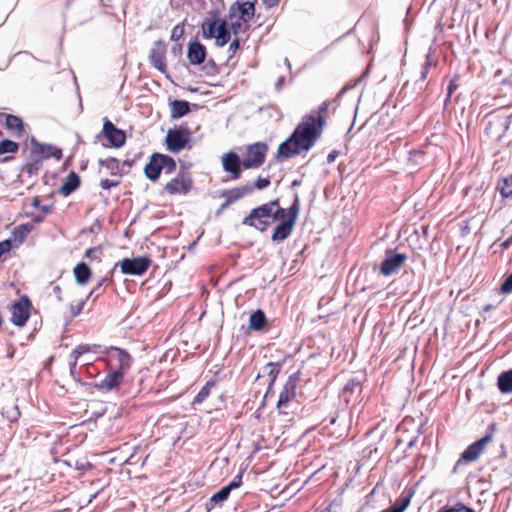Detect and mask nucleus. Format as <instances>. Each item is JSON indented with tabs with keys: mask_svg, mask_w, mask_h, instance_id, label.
I'll list each match as a JSON object with an SVG mask.
<instances>
[{
	"mask_svg": "<svg viewBox=\"0 0 512 512\" xmlns=\"http://www.w3.org/2000/svg\"><path fill=\"white\" fill-rule=\"evenodd\" d=\"M102 251V246H97V247H91L89 249H87L85 251V257L88 258L90 261L94 260V259H98V261H100V258L96 256V253H101Z\"/></svg>",
	"mask_w": 512,
	"mask_h": 512,
	"instance_id": "43",
	"label": "nucleus"
},
{
	"mask_svg": "<svg viewBox=\"0 0 512 512\" xmlns=\"http://www.w3.org/2000/svg\"><path fill=\"white\" fill-rule=\"evenodd\" d=\"M206 47L199 41H192L187 48V58L191 65H200L206 58Z\"/></svg>",
	"mask_w": 512,
	"mask_h": 512,
	"instance_id": "20",
	"label": "nucleus"
},
{
	"mask_svg": "<svg viewBox=\"0 0 512 512\" xmlns=\"http://www.w3.org/2000/svg\"><path fill=\"white\" fill-rule=\"evenodd\" d=\"M86 371L88 374L93 375V373L95 372V367L92 365V363H86Z\"/></svg>",
	"mask_w": 512,
	"mask_h": 512,
	"instance_id": "54",
	"label": "nucleus"
},
{
	"mask_svg": "<svg viewBox=\"0 0 512 512\" xmlns=\"http://www.w3.org/2000/svg\"><path fill=\"white\" fill-rule=\"evenodd\" d=\"M269 151L266 142L258 141L244 146L242 165L244 170L258 169L263 166Z\"/></svg>",
	"mask_w": 512,
	"mask_h": 512,
	"instance_id": "6",
	"label": "nucleus"
},
{
	"mask_svg": "<svg viewBox=\"0 0 512 512\" xmlns=\"http://www.w3.org/2000/svg\"><path fill=\"white\" fill-rule=\"evenodd\" d=\"M0 121H4V127L13 138L21 139L25 137L27 125L21 117L0 112Z\"/></svg>",
	"mask_w": 512,
	"mask_h": 512,
	"instance_id": "14",
	"label": "nucleus"
},
{
	"mask_svg": "<svg viewBox=\"0 0 512 512\" xmlns=\"http://www.w3.org/2000/svg\"><path fill=\"white\" fill-rule=\"evenodd\" d=\"M176 167V161L171 156L153 153L149 158V162L144 167V173L149 180L156 181L159 179L162 171L165 174H171L176 170Z\"/></svg>",
	"mask_w": 512,
	"mask_h": 512,
	"instance_id": "5",
	"label": "nucleus"
},
{
	"mask_svg": "<svg viewBox=\"0 0 512 512\" xmlns=\"http://www.w3.org/2000/svg\"><path fill=\"white\" fill-rule=\"evenodd\" d=\"M32 206L35 207V208H39L40 207V199L37 196L33 198Z\"/></svg>",
	"mask_w": 512,
	"mask_h": 512,
	"instance_id": "57",
	"label": "nucleus"
},
{
	"mask_svg": "<svg viewBox=\"0 0 512 512\" xmlns=\"http://www.w3.org/2000/svg\"><path fill=\"white\" fill-rule=\"evenodd\" d=\"M99 136L105 137L110 146L120 148L125 144L126 135L125 132L117 128L110 120L105 119L103 128Z\"/></svg>",
	"mask_w": 512,
	"mask_h": 512,
	"instance_id": "16",
	"label": "nucleus"
},
{
	"mask_svg": "<svg viewBox=\"0 0 512 512\" xmlns=\"http://www.w3.org/2000/svg\"><path fill=\"white\" fill-rule=\"evenodd\" d=\"M239 49H240V40H239V38H235L233 41L230 42L229 47H228L229 59H232Z\"/></svg>",
	"mask_w": 512,
	"mask_h": 512,
	"instance_id": "45",
	"label": "nucleus"
},
{
	"mask_svg": "<svg viewBox=\"0 0 512 512\" xmlns=\"http://www.w3.org/2000/svg\"><path fill=\"white\" fill-rule=\"evenodd\" d=\"M269 185H270V179L268 177H266V178L258 177L253 184H250V186L253 187V191L255 189H258V190L265 189Z\"/></svg>",
	"mask_w": 512,
	"mask_h": 512,
	"instance_id": "41",
	"label": "nucleus"
},
{
	"mask_svg": "<svg viewBox=\"0 0 512 512\" xmlns=\"http://www.w3.org/2000/svg\"><path fill=\"white\" fill-rule=\"evenodd\" d=\"M297 389V380L293 377H289L285 382L283 389L281 390L277 402V406L280 408L287 405L289 402L295 399Z\"/></svg>",
	"mask_w": 512,
	"mask_h": 512,
	"instance_id": "21",
	"label": "nucleus"
},
{
	"mask_svg": "<svg viewBox=\"0 0 512 512\" xmlns=\"http://www.w3.org/2000/svg\"><path fill=\"white\" fill-rule=\"evenodd\" d=\"M497 189L503 197H510L512 195V178H504L499 182Z\"/></svg>",
	"mask_w": 512,
	"mask_h": 512,
	"instance_id": "37",
	"label": "nucleus"
},
{
	"mask_svg": "<svg viewBox=\"0 0 512 512\" xmlns=\"http://www.w3.org/2000/svg\"><path fill=\"white\" fill-rule=\"evenodd\" d=\"M41 209H42L44 212H48V210H49V209H48V207H46V206L41 207Z\"/></svg>",
	"mask_w": 512,
	"mask_h": 512,
	"instance_id": "64",
	"label": "nucleus"
},
{
	"mask_svg": "<svg viewBox=\"0 0 512 512\" xmlns=\"http://www.w3.org/2000/svg\"><path fill=\"white\" fill-rule=\"evenodd\" d=\"M184 35V25L178 24L173 27L170 35L172 41H178Z\"/></svg>",
	"mask_w": 512,
	"mask_h": 512,
	"instance_id": "42",
	"label": "nucleus"
},
{
	"mask_svg": "<svg viewBox=\"0 0 512 512\" xmlns=\"http://www.w3.org/2000/svg\"><path fill=\"white\" fill-rule=\"evenodd\" d=\"M253 192V187L250 186V183L235 187L232 189L224 190L222 192V196L225 197V205H231L237 200L243 198L244 196L251 194Z\"/></svg>",
	"mask_w": 512,
	"mask_h": 512,
	"instance_id": "22",
	"label": "nucleus"
},
{
	"mask_svg": "<svg viewBox=\"0 0 512 512\" xmlns=\"http://www.w3.org/2000/svg\"><path fill=\"white\" fill-rule=\"evenodd\" d=\"M406 260L407 255L405 253H394L387 250L386 257L380 265V274L386 277L395 275Z\"/></svg>",
	"mask_w": 512,
	"mask_h": 512,
	"instance_id": "13",
	"label": "nucleus"
},
{
	"mask_svg": "<svg viewBox=\"0 0 512 512\" xmlns=\"http://www.w3.org/2000/svg\"><path fill=\"white\" fill-rule=\"evenodd\" d=\"M428 72L429 70H427L426 68H422L420 77L416 83L418 84L419 82H423L427 78Z\"/></svg>",
	"mask_w": 512,
	"mask_h": 512,
	"instance_id": "52",
	"label": "nucleus"
},
{
	"mask_svg": "<svg viewBox=\"0 0 512 512\" xmlns=\"http://www.w3.org/2000/svg\"><path fill=\"white\" fill-rule=\"evenodd\" d=\"M320 128V112L306 117L300 123L292 135L282 142L275 154L277 162H283L308 151L317 140V133Z\"/></svg>",
	"mask_w": 512,
	"mask_h": 512,
	"instance_id": "2",
	"label": "nucleus"
},
{
	"mask_svg": "<svg viewBox=\"0 0 512 512\" xmlns=\"http://www.w3.org/2000/svg\"><path fill=\"white\" fill-rule=\"evenodd\" d=\"M32 302L27 295H21L9 307L10 321L17 327H24L31 316Z\"/></svg>",
	"mask_w": 512,
	"mask_h": 512,
	"instance_id": "10",
	"label": "nucleus"
},
{
	"mask_svg": "<svg viewBox=\"0 0 512 512\" xmlns=\"http://www.w3.org/2000/svg\"><path fill=\"white\" fill-rule=\"evenodd\" d=\"M106 364L112 371L125 374L132 366L133 358L125 349L110 346L106 348Z\"/></svg>",
	"mask_w": 512,
	"mask_h": 512,
	"instance_id": "9",
	"label": "nucleus"
},
{
	"mask_svg": "<svg viewBox=\"0 0 512 512\" xmlns=\"http://www.w3.org/2000/svg\"><path fill=\"white\" fill-rule=\"evenodd\" d=\"M54 293L59 301H62L61 288L59 286L54 287Z\"/></svg>",
	"mask_w": 512,
	"mask_h": 512,
	"instance_id": "55",
	"label": "nucleus"
},
{
	"mask_svg": "<svg viewBox=\"0 0 512 512\" xmlns=\"http://www.w3.org/2000/svg\"><path fill=\"white\" fill-rule=\"evenodd\" d=\"M282 364L279 362H269L264 366V372L271 377L269 386L273 385L278 374L281 371Z\"/></svg>",
	"mask_w": 512,
	"mask_h": 512,
	"instance_id": "35",
	"label": "nucleus"
},
{
	"mask_svg": "<svg viewBox=\"0 0 512 512\" xmlns=\"http://www.w3.org/2000/svg\"><path fill=\"white\" fill-rule=\"evenodd\" d=\"M511 243H512V236H511L510 238H508V239L503 243V246H504V247H508Z\"/></svg>",
	"mask_w": 512,
	"mask_h": 512,
	"instance_id": "59",
	"label": "nucleus"
},
{
	"mask_svg": "<svg viewBox=\"0 0 512 512\" xmlns=\"http://www.w3.org/2000/svg\"><path fill=\"white\" fill-rule=\"evenodd\" d=\"M124 375L110 370L108 374L99 383L95 384V387L102 392H110L119 389L123 383Z\"/></svg>",
	"mask_w": 512,
	"mask_h": 512,
	"instance_id": "19",
	"label": "nucleus"
},
{
	"mask_svg": "<svg viewBox=\"0 0 512 512\" xmlns=\"http://www.w3.org/2000/svg\"><path fill=\"white\" fill-rule=\"evenodd\" d=\"M171 118L178 119L186 115L189 111V103L184 100H174L170 103Z\"/></svg>",
	"mask_w": 512,
	"mask_h": 512,
	"instance_id": "27",
	"label": "nucleus"
},
{
	"mask_svg": "<svg viewBox=\"0 0 512 512\" xmlns=\"http://www.w3.org/2000/svg\"><path fill=\"white\" fill-rule=\"evenodd\" d=\"M361 391V382L356 378H352L347 382V384L342 389V397L348 403L349 398L347 397L348 393L360 392Z\"/></svg>",
	"mask_w": 512,
	"mask_h": 512,
	"instance_id": "34",
	"label": "nucleus"
},
{
	"mask_svg": "<svg viewBox=\"0 0 512 512\" xmlns=\"http://www.w3.org/2000/svg\"><path fill=\"white\" fill-rule=\"evenodd\" d=\"M203 70L207 75L213 76L216 75L219 71L217 64L214 60L210 59L208 60L205 65L203 66Z\"/></svg>",
	"mask_w": 512,
	"mask_h": 512,
	"instance_id": "40",
	"label": "nucleus"
},
{
	"mask_svg": "<svg viewBox=\"0 0 512 512\" xmlns=\"http://www.w3.org/2000/svg\"><path fill=\"white\" fill-rule=\"evenodd\" d=\"M430 66H431V59H430V56L427 55L425 63L423 64L422 68H426L427 70H429Z\"/></svg>",
	"mask_w": 512,
	"mask_h": 512,
	"instance_id": "56",
	"label": "nucleus"
},
{
	"mask_svg": "<svg viewBox=\"0 0 512 512\" xmlns=\"http://www.w3.org/2000/svg\"><path fill=\"white\" fill-rule=\"evenodd\" d=\"M231 17H239L242 21L249 23L255 15V5L253 2H236L229 8Z\"/></svg>",
	"mask_w": 512,
	"mask_h": 512,
	"instance_id": "18",
	"label": "nucleus"
},
{
	"mask_svg": "<svg viewBox=\"0 0 512 512\" xmlns=\"http://www.w3.org/2000/svg\"><path fill=\"white\" fill-rule=\"evenodd\" d=\"M191 137L192 132L188 125L186 123H182L167 131L164 144L167 151L171 153H179L184 149H191Z\"/></svg>",
	"mask_w": 512,
	"mask_h": 512,
	"instance_id": "4",
	"label": "nucleus"
},
{
	"mask_svg": "<svg viewBox=\"0 0 512 512\" xmlns=\"http://www.w3.org/2000/svg\"><path fill=\"white\" fill-rule=\"evenodd\" d=\"M73 273H74L76 282L78 284H82V285L86 284L90 280L91 275H92V272H91L89 266L84 262L78 263L74 267Z\"/></svg>",
	"mask_w": 512,
	"mask_h": 512,
	"instance_id": "26",
	"label": "nucleus"
},
{
	"mask_svg": "<svg viewBox=\"0 0 512 512\" xmlns=\"http://www.w3.org/2000/svg\"><path fill=\"white\" fill-rule=\"evenodd\" d=\"M152 264V260L148 256H140L136 258H124L115 264L120 267L121 273L126 275L141 276L147 272ZM114 270H112L113 272Z\"/></svg>",
	"mask_w": 512,
	"mask_h": 512,
	"instance_id": "11",
	"label": "nucleus"
},
{
	"mask_svg": "<svg viewBox=\"0 0 512 512\" xmlns=\"http://www.w3.org/2000/svg\"><path fill=\"white\" fill-rule=\"evenodd\" d=\"M496 124L504 129H508L509 121L507 119H498Z\"/></svg>",
	"mask_w": 512,
	"mask_h": 512,
	"instance_id": "51",
	"label": "nucleus"
},
{
	"mask_svg": "<svg viewBox=\"0 0 512 512\" xmlns=\"http://www.w3.org/2000/svg\"><path fill=\"white\" fill-rule=\"evenodd\" d=\"M216 386V380H209L206 384L201 388L198 394L193 399V404H201L204 402L211 393L212 388Z\"/></svg>",
	"mask_w": 512,
	"mask_h": 512,
	"instance_id": "33",
	"label": "nucleus"
},
{
	"mask_svg": "<svg viewBox=\"0 0 512 512\" xmlns=\"http://www.w3.org/2000/svg\"><path fill=\"white\" fill-rule=\"evenodd\" d=\"M99 164L101 166L106 167L108 170H110L112 174H117L120 170L119 161L114 157L100 159Z\"/></svg>",
	"mask_w": 512,
	"mask_h": 512,
	"instance_id": "36",
	"label": "nucleus"
},
{
	"mask_svg": "<svg viewBox=\"0 0 512 512\" xmlns=\"http://www.w3.org/2000/svg\"><path fill=\"white\" fill-rule=\"evenodd\" d=\"M339 156V152L337 150L331 151L327 156V162L332 163L336 160V158Z\"/></svg>",
	"mask_w": 512,
	"mask_h": 512,
	"instance_id": "49",
	"label": "nucleus"
},
{
	"mask_svg": "<svg viewBox=\"0 0 512 512\" xmlns=\"http://www.w3.org/2000/svg\"><path fill=\"white\" fill-rule=\"evenodd\" d=\"M21 227H23L26 230V232H30L31 230V227L28 224L22 225Z\"/></svg>",
	"mask_w": 512,
	"mask_h": 512,
	"instance_id": "62",
	"label": "nucleus"
},
{
	"mask_svg": "<svg viewBox=\"0 0 512 512\" xmlns=\"http://www.w3.org/2000/svg\"><path fill=\"white\" fill-rule=\"evenodd\" d=\"M19 144L11 139L5 138L0 140V155L11 154L0 159V162H8L12 160L13 155L19 151Z\"/></svg>",
	"mask_w": 512,
	"mask_h": 512,
	"instance_id": "25",
	"label": "nucleus"
},
{
	"mask_svg": "<svg viewBox=\"0 0 512 512\" xmlns=\"http://www.w3.org/2000/svg\"><path fill=\"white\" fill-rule=\"evenodd\" d=\"M100 345L98 344H80L72 350L70 357L79 359L81 356L88 353H97Z\"/></svg>",
	"mask_w": 512,
	"mask_h": 512,
	"instance_id": "32",
	"label": "nucleus"
},
{
	"mask_svg": "<svg viewBox=\"0 0 512 512\" xmlns=\"http://www.w3.org/2000/svg\"><path fill=\"white\" fill-rule=\"evenodd\" d=\"M328 109V104L326 102H323L322 103V108H321V111H322V114Z\"/></svg>",
	"mask_w": 512,
	"mask_h": 512,
	"instance_id": "60",
	"label": "nucleus"
},
{
	"mask_svg": "<svg viewBox=\"0 0 512 512\" xmlns=\"http://www.w3.org/2000/svg\"><path fill=\"white\" fill-rule=\"evenodd\" d=\"M192 174L182 167L163 187V192L170 196L187 195L193 188Z\"/></svg>",
	"mask_w": 512,
	"mask_h": 512,
	"instance_id": "8",
	"label": "nucleus"
},
{
	"mask_svg": "<svg viewBox=\"0 0 512 512\" xmlns=\"http://www.w3.org/2000/svg\"><path fill=\"white\" fill-rule=\"evenodd\" d=\"M495 431V425L491 424L488 427V432L479 440L470 444L461 454L460 459L457 464H460L462 461L465 463L473 462L478 459L481 453L484 451L486 445L491 442L493 438V434Z\"/></svg>",
	"mask_w": 512,
	"mask_h": 512,
	"instance_id": "12",
	"label": "nucleus"
},
{
	"mask_svg": "<svg viewBox=\"0 0 512 512\" xmlns=\"http://www.w3.org/2000/svg\"><path fill=\"white\" fill-rule=\"evenodd\" d=\"M241 484H242V476L237 475L233 479V481H231L228 485L222 487L218 492L213 494L212 497L210 498V501L213 503H221V502L225 501L228 498L230 492L233 489L238 488Z\"/></svg>",
	"mask_w": 512,
	"mask_h": 512,
	"instance_id": "23",
	"label": "nucleus"
},
{
	"mask_svg": "<svg viewBox=\"0 0 512 512\" xmlns=\"http://www.w3.org/2000/svg\"><path fill=\"white\" fill-rule=\"evenodd\" d=\"M497 385L502 393L512 392V369L504 371L498 376Z\"/></svg>",
	"mask_w": 512,
	"mask_h": 512,
	"instance_id": "30",
	"label": "nucleus"
},
{
	"mask_svg": "<svg viewBox=\"0 0 512 512\" xmlns=\"http://www.w3.org/2000/svg\"><path fill=\"white\" fill-rule=\"evenodd\" d=\"M410 504L409 497H400L393 506H395L400 512H404Z\"/></svg>",
	"mask_w": 512,
	"mask_h": 512,
	"instance_id": "46",
	"label": "nucleus"
},
{
	"mask_svg": "<svg viewBox=\"0 0 512 512\" xmlns=\"http://www.w3.org/2000/svg\"><path fill=\"white\" fill-rule=\"evenodd\" d=\"M438 512H475L472 508L465 506L462 503H457L456 505L448 508H442Z\"/></svg>",
	"mask_w": 512,
	"mask_h": 512,
	"instance_id": "38",
	"label": "nucleus"
},
{
	"mask_svg": "<svg viewBox=\"0 0 512 512\" xmlns=\"http://www.w3.org/2000/svg\"><path fill=\"white\" fill-rule=\"evenodd\" d=\"M458 78H459L458 76H455L449 82V85H448V88H447V96H446V99L444 101V105L445 106L448 104V102L451 99V96L453 95L455 90L458 88Z\"/></svg>",
	"mask_w": 512,
	"mask_h": 512,
	"instance_id": "39",
	"label": "nucleus"
},
{
	"mask_svg": "<svg viewBox=\"0 0 512 512\" xmlns=\"http://www.w3.org/2000/svg\"><path fill=\"white\" fill-rule=\"evenodd\" d=\"M119 185V181L111 180V179H102L100 181V187L104 190H109L113 187H117Z\"/></svg>",
	"mask_w": 512,
	"mask_h": 512,
	"instance_id": "47",
	"label": "nucleus"
},
{
	"mask_svg": "<svg viewBox=\"0 0 512 512\" xmlns=\"http://www.w3.org/2000/svg\"><path fill=\"white\" fill-rule=\"evenodd\" d=\"M335 421H336V418H335V417H332V418L330 419V424H334V423H335Z\"/></svg>",
	"mask_w": 512,
	"mask_h": 512,
	"instance_id": "63",
	"label": "nucleus"
},
{
	"mask_svg": "<svg viewBox=\"0 0 512 512\" xmlns=\"http://www.w3.org/2000/svg\"><path fill=\"white\" fill-rule=\"evenodd\" d=\"M106 280H107L106 278H103L99 282V284L95 288L92 289V291L87 295V297L85 299L80 300L77 303L70 305V314L72 317L78 316L83 311V308H84L88 298L90 296H92L96 291H99L101 286L106 282Z\"/></svg>",
	"mask_w": 512,
	"mask_h": 512,
	"instance_id": "28",
	"label": "nucleus"
},
{
	"mask_svg": "<svg viewBox=\"0 0 512 512\" xmlns=\"http://www.w3.org/2000/svg\"><path fill=\"white\" fill-rule=\"evenodd\" d=\"M492 309H494V306L492 304H487L483 307V312H489Z\"/></svg>",
	"mask_w": 512,
	"mask_h": 512,
	"instance_id": "58",
	"label": "nucleus"
},
{
	"mask_svg": "<svg viewBox=\"0 0 512 512\" xmlns=\"http://www.w3.org/2000/svg\"><path fill=\"white\" fill-rule=\"evenodd\" d=\"M78 360L79 359H75L74 357H70L69 369H70L71 375H74L76 373V368H77Z\"/></svg>",
	"mask_w": 512,
	"mask_h": 512,
	"instance_id": "48",
	"label": "nucleus"
},
{
	"mask_svg": "<svg viewBox=\"0 0 512 512\" xmlns=\"http://www.w3.org/2000/svg\"><path fill=\"white\" fill-rule=\"evenodd\" d=\"M386 512H400V511L395 506H392Z\"/></svg>",
	"mask_w": 512,
	"mask_h": 512,
	"instance_id": "61",
	"label": "nucleus"
},
{
	"mask_svg": "<svg viewBox=\"0 0 512 512\" xmlns=\"http://www.w3.org/2000/svg\"><path fill=\"white\" fill-rule=\"evenodd\" d=\"M80 186V177L79 175L71 171L68 176L65 178L63 184L59 188V193L62 196H69L71 193L76 191Z\"/></svg>",
	"mask_w": 512,
	"mask_h": 512,
	"instance_id": "24",
	"label": "nucleus"
},
{
	"mask_svg": "<svg viewBox=\"0 0 512 512\" xmlns=\"http://www.w3.org/2000/svg\"><path fill=\"white\" fill-rule=\"evenodd\" d=\"M500 292L502 294H509L512 292V273L502 283Z\"/></svg>",
	"mask_w": 512,
	"mask_h": 512,
	"instance_id": "44",
	"label": "nucleus"
},
{
	"mask_svg": "<svg viewBox=\"0 0 512 512\" xmlns=\"http://www.w3.org/2000/svg\"><path fill=\"white\" fill-rule=\"evenodd\" d=\"M424 154L423 152L421 151H413V152H410V159L415 158L416 161H418V159L420 158H423Z\"/></svg>",
	"mask_w": 512,
	"mask_h": 512,
	"instance_id": "53",
	"label": "nucleus"
},
{
	"mask_svg": "<svg viewBox=\"0 0 512 512\" xmlns=\"http://www.w3.org/2000/svg\"><path fill=\"white\" fill-rule=\"evenodd\" d=\"M267 319L264 312L260 309L254 311L249 318V327L252 330H262L266 325Z\"/></svg>",
	"mask_w": 512,
	"mask_h": 512,
	"instance_id": "31",
	"label": "nucleus"
},
{
	"mask_svg": "<svg viewBox=\"0 0 512 512\" xmlns=\"http://www.w3.org/2000/svg\"><path fill=\"white\" fill-rule=\"evenodd\" d=\"M279 1L280 0H262V3L266 8L269 9L276 6L279 3Z\"/></svg>",
	"mask_w": 512,
	"mask_h": 512,
	"instance_id": "50",
	"label": "nucleus"
},
{
	"mask_svg": "<svg viewBox=\"0 0 512 512\" xmlns=\"http://www.w3.org/2000/svg\"><path fill=\"white\" fill-rule=\"evenodd\" d=\"M225 20L228 21V28L230 32H232L235 35L241 31L244 32L249 27L248 23L242 21V19H240L239 17H231L230 11H228V15Z\"/></svg>",
	"mask_w": 512,
	"mask_h": 512,
	"instance_id": "29",
	"label": "nucleus"
},
{
	"mask_svg": "<svg viewBox=\"0 0 512 512\" xmlns=\"http://www.w3.org/2000/svg\"><path fill=\"white\" fill-rule=\"evenodd\" d=\"M31 158L33 163L28 164V171L31 173L33 170H38L44 160L53 158L60 161L63 157L62 149L53 144L40 143L32 140Z\"/></svg>",
	"mask_w": 512,
	"mask_h": 512,
	"instance_id": "7",
	"label": "nucleus"
},
{
	"mask_svg": "<svg viewBox=\"0 0 512 512\" xmlns=\"http://www.w3.org/2000/svg\"><path fill=\"white\" fill-rule=\"evenodd\" d=\"M297 215L298 205L296 202L290 208L284 209L279 205L278 200H273L252 209L243 219L242 224L264 232L271 225L277 223L271 240L281 242L291 235Z\"/></svg>",
	"mask_w": 512,
	"mask_h": 512,
	"instance_id": "1",
	"label": "nucleus"
},
{
	"mask_svg": "<svg viewBox=\"0 0 512 512\" xmlns=\"http://www.w3.org/2000/svg\"><path fill=\"white\" fill-rule=\"evenodd\" d=\"M167 44L162 40L153 43L149 59L151 65L158 71L165 73L167 71L166 63Z\"/></svg>",
	"mask_w": 512,
	"mask_h": 512,
	"instance_id": "17",
	"label": "nucleus"
},
{
	"mask_svg": "<svg viewBox=\"0 0 512 512\" xmlns=\"http://www.w3.org/2000/svg\"><path fill=\"white\" fill-rule=\"evenodd\" d=\"M222 168L230 174L232 180H237L242 175V158L233 151L224 153L221 157Z\"/></svg>",
	"mask_w": 512,
	"mask_h": 512,
	"instance_id": "15",
	"label": "nucleus"
},
{
	"mask_svg": "<svg viewBox=\"0 0 512 512\" xmlns=\"http://www.w3.org/2000/svg\"><path fill=\"white\" fill-rule=\"evenodd\" d=\"M202 35L206 39H215V44L219 47L225 46L230 42L231 32L228 28V21L221 19L217 10L210 11L209 15L201 24Z\"/></svg>",
	"mask_w": 512,
	"mask_h": 512,
	"instance_id": "3",
	"label": "nucleus"
}]
</instances>
